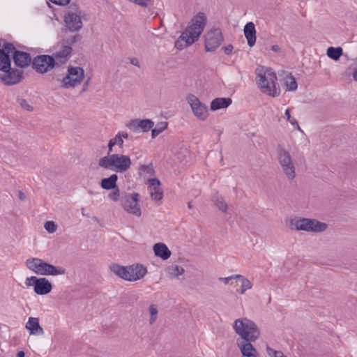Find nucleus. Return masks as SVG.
I'll use <instances>...</instances> for the list:
<instances>
[{
  "label": "nucleus",
  "instance_id": "nucleus-13",
  "mask_svg": "<svg viewBox=\"0 0 357 357\" xmlns=\"http://www.w3.org/2000/svg\"><path fill=\"white\" fill-rule=\"evenodd\" d=\"M23 70L12 68H9L6 74L0 76V79L7 86H12L17 84L22 81L23 79Z\"/></svg>",
  "mask_w": 357,
  "mask_h": 357
},
{
  "label": "nucleus",
  "instance_id": "nucleus-56",
  "mask_svg": "<svg viewBox=\"0 0 357 357\" xmlns=\"http://www.w3.org/2000/svg\"><path fill=\"white\" fill-rule=\"evenodd\" d=\"M119 134L121 136V138L128 139V134L127 132H119Z\"/></svg>",
  "mask_w": 357,
  "mask_h": 357
},
{
  "label": "nucleus",
  "instance_id": "nucleus-53",
  "mask_svg": "<svg viewBox=\"0 0 357 357\" xmlns=\"http://www.w3.org/2000/svg\"><path fill=\"white\" fill-rule=\"evenodd\" d=\"M271 50L275 52H281V48L278 45H273L271 46Z\"/></svg>",
  "mask_w": 357,
  "mask_h": 357
},
{
  "label": "nucleus",
  "instance_id": "nucleus-47",
  "mask_svg": "<svg viewBox=\"0 0 357 357\" xmlns=\"http://www.w3.org/2000/svg\"><path fill=\"white\" fill-rule=\"evenodd\" d=\"M52 3L59 6H66L70 0H50Z\"/></svg>",
  "mask_w": 357,
  "mask_h": 357
},
{
  "label": "nucleus",
  "instance_id": "nucleus-1",
  "mask_svg": "<svg viewBox=\"0 0 357 357\" xmlns=\"http://www.w3.org/2000/svg\"><path fill=\"white\" fill-rule=\"evenodd\" d=\"M207 17L204 13H199L191 20L190 24L175 42L178 50L192 45L197 41L206 24Z\"/></svg>",
  "mask_w": 357,
  "mask_h": 357
},
{
  "label": "nucleus",
  "instance_id": "nucleus-25",
  "mask_svg": "<svg viewBox=\"0 0 357 357\" xmlns=\"http://www.w3.org/2000/svg\"><path fill=\"white\" fill-rule=\"evenodd\" d=\"M232 102L230 98H216L211 102V109L216 111L220 109L227 108Z\"/></svg>",
  "mask_w": 357,
  "mask_h": 357
},
{
  "label": "nucleus",
  "instance_id": "nucleus-61",
  "mask_svg": "<svg viewBox=\"0 0 357 357\" xmlns=\"http://www.w3.org/2000/svg\"><path fill=\"white\" fill-rule=\"evenodd\" d=\"M188 208H191L192 207V203H191L190 202H188Z\"/></svg>",
  "mask_w": 357,
  "mask_h": 357
},
{
  "label": "nucleus",
  "instance_id": "nucleus-5",
  "mask_svg": "<svg viewBox=\"0 0 357 357\" xmlns=\"http://www.w3.org/2000/svg\"><path fill=\"white\" fill-rule=\"evenodd\" d=\"M25 264L28 269L38 275L56 276L66 274L65 268L54 266L40 258H29Z\"/></svg>",
  "mask_w": 357,
  "mask_h": 357
},
{
  "label": "nucleus",
  "instance_id": "nucleus-27",
  "mask_svg": "<svg viewBox=\"0 0 357 357\" xmlns=\"http://www.w3.org/2000/svg\"><path fill=\"white\" fill-rule=\"evenodd\" d=\"M11 65L10 56L5 52V50L0 52V70L6 73L9 70Z\"/></svg>",
  "mask_w": 357,
  "mask_h": 357
},
{
  "label": "nucleus",
  "instance_id": "nucleus-60",
  "mask_svg": "<svg viewBox=\"0 0 357 357\" xmlns=\"http://www.w3.org/2000/svg\"><path fill=\"white\" fill-rule=\"evenodd\" d=\"M81 211H82V214L83 215L88 216L86 214H85V211H84V208H82Z\"/></svg>",
  "mask_w": 357,
  "mask_h": 357
},
{
  "label": "nucleus",
  "instance_id": "nucleus-24",
  "mask_svg": "<svg viewBox=\"0 0 357 357\" xmlns=\"http://www.w3.org/2000/svg\"><path fill=\"white\" fill-rule=\"evenodd\" d=\"M153 252L155 256L166 260L171 256V251L163 243H158L153 245Z\"/></svg>",
  "mask_w": 357,
  "mask_h": 357
},
{
  "label": "nucleus",
  "instance_id": "nucleus-4",
  "mask_svg": "<svg viewBox=\"0 0 357 357\" xmlns=\"http://www.w3.org/2000/svg\"><path fill=\"white\" fill-rule=\"evenodd\" d=\"M132 162L128 155L113 153L101 158L98 161V165L106 169L112 170L116 173H124L131 166Z\"/></svg>",
  "mask_w": 357,
  "mask_h": 357
},
{
  "label": "nucleus",
  "instance_id": "nucleus-26",
  "mask_svg": "<svg viewBox=\"0 0 357 357\" xmlns=\"http://www.w3.org/2000/svg\"><path fill=\"white\" fill-rule=\"evenodd\" d=\"M117 180V174H113L107 178H102L100 181V186L104 190H112L118 187L116 185Z\"/></svg>",
  "mask_w": 357,
  "mask_h": 357
},
{
  "label": "nucleus",
  "instance_id": "nucleus-18",
  "mask_svg": "<svg viewBox=\"0 0 357 357\" xmlns=\"http://www.w3.org/2000/svg\"><path fill=\"white\" fill-rule=\"evenodd\" d=\"M25 328L31 335H43L45 333L39 324V319L36 317H29Z\"/></svg>",
  "mask_w": 357,
  "mask_h": 357
},
{
  "label": "nucleus",
  "instance_id": "nucleus-32",
  "mask_svg": "<svg viewBox=\"0 0 357 357\" xmlns=\"http://www.w3.org/2000/svg\"><path fill=\"white\" fill-rule=\"evenodd\" d=\"M284 84L288 91H295L297 89V82L296 79L291 75V73L287 75L284 78Z\"/></svg>",
  "mask_w": 357,
  "mask_h": 357
},
{
  "label": "nucleus",
  "instance_id": "nucleus-52",
  "mask_svg": "<svg viewBox=\"0 0 357 357\" xmlns=\"http://www.w3.org/2000/svg\"><path fill=\"white\" fill-rule=\"evenodd\" d=\"M231 280H232V277L231 276L227 278H219V280L223 282L225 284H227Z\"/></svg>",
  "mask_w": 357,
  "mask_h": 357
},
{
  "label": "nucleus",
  "instance_id": "nucleus-54",
  "mask_svg": "<svg viewBox=\"0 0 357 357\" xmlns=\"http://www.w3.org/2000/svg\"><path fill=\"white\" fill-rule=\"evenodd\" d=\"M18 197H19V199L22 201H24L26 199L25 194L21 190H20L18 192Z\"/></svg>",
  "mask_w": 357,
  "mask_h": 357
},
{
  "label": "nucleus",
  "instance_id": "nucleus-55",
  "mask_svg": "<svg viewBox=\"0 0 357 357\" xmlns=\"http://www.w3.org/2000/svg\"><path fill=\"white\" fill-rule=\"evenodd\" d=\"M352 76L354 79L357 82V67L354 68Z\"/></svg>",
  "mask_w": 357,
  "mask_h": 357
},
{
  "label": "nucleus",
  "instance_id": "nucleus-17",
  "mask_svg": "<svg viewBox=\"0 0 357 357\" xmlns=\"http://www.w3.org/2000/svg\"><path fill=\"white\" fill-rule=\"evenodd\" d=\"M147 183L149 185L151 198L156 201L161 200L163 197V191L160 188L161 183L159 179L156 178H149Z\"/></svg>",
  "mask_w": 357,
  "mask_h": 357
},
{
  "label": "nucleus",
  "instance_id": "nucleus-34",
  "mask_svg": "<svg viewBox=\"0 0 357 357\" xmlns=\"http://www.w3.org/2000/svg\"><path fill=\"white\" fill-rule=\"evenodd\" d=\"M215 204L221 211H227V204L222 197H217L215 200Z\"/></svg>",
  "mask_w": 357,
  "mask_h": 357
},
{
  "label": "nucleus",
  "instance_id": "nucleus-21",
  "mask_svg": "<svg viewBox=\"0 0 357 357\" xmlns=\"http://www.w3.org/2000/svg\"><path fill=\"white\" fill-rule=\"evenodd\" d=\"M311 219L301 218L297 219H292L290 221V226L291 229L296 231L302 230L310 232V223Z\"/></svg>",
  "mask_w": 357,
  "mask_h": 357
},
{
  "label": "nucleus",
  "instance_id": "nucleus-12",
  "mask_svg": "<svg viewBox=\"0 0 357 357\" xmlns=\"http://www.w3.org/2000/svg\"><path fill=\"white\" fill-rule=\"evenodd\" d=\"M187 100L194 114L200 120H205L208 116L207 107L201 102L195 95L190 94Z\"/></svg>",
  "mask_w": 357,
  "mask_h": 357
},
{
  "label": "nucleus",
  "instance_id": "nucleus-40",
  "mask_svg": "<svg viewBox=\"0 0 357 357\" xmlns=\"http://www.w3.org/2000/svg\"><path fill=\"white\" fill-rule=\"evenodd\" d=\"M45 229L47 232L52 234L56 231L57 226L54 221H47L45 223Z\"/></svg>",
  "mask_w": 357,
  "mask_h": 357
},
{
  "label": "nucleus",
  "instance_id": "nucleus-58",
  "mask_svg": "<svg viewBox=\"0 0 357 357\" xmlns=\"http://www.w3.org/2000/svg\"><path fill=\"white\" fill-rule=\"evenodd\" d=\"M156 319H157V317L151 316L150 319H149V324L151 325H152L155 321Z\"/></svg>",
  "mask_w": 357,
  "mask_h": 357
},
{
  "label": "nucleus",
  "instance_id": "nucleus-38",
  "mask_svg": "<svg viewBox=\"0 0 357 357\" xmlns=\"http://www.w3.org/2000/svg\"><path fill=\"white\" fill-rule=\"evenodd\" d=\"M108 197L114 202L119 201L120 198V190L119 187L112 189V191L109 193Z\"/></svg>",
  "mask_w": 357,
  "mask_h": 357
},
{
  "label": "nucleus",
  "instance_id": "nucleus-16",
  "mask_svg": "<svg viewBox=\"0 0 357 357\" xmlns=\"http://www.w3.org/2000/svg\"><path fill=\"white\" fill-rule=\"evenodd\" d=\"M13 58L15 64L20 68H26L31 63L32 64L33 60H31L30 54L25 52L15 50L13 52Z\"/></svg>",
  "mask_w": 357,
  "mask_h": 357
},
{
  "label": "nucleus",
  "instance_id": "nucleus-45",
  "mask_svg": "<svg viewBox=\"0 0 357 357\" xmlns=\"http://www.w3.org/2000/svg\"><path fill=\"white\" fill-rule=\"evenodd\" d=\"M121 278L128 281H130V275L129 273L128 267H123V271L122 272Z\"/></svg>",
  "mask_w": 357,
  "mask_h": 357
},
{
  "label": "nucleus",
  "instance_id": "nucleus-41",
  "mask_svg": "<svg viewBox=\"0 0 357 357\" xmlns=\"http://www.w3.org/2000/svg\"><path fill=\"white\" fill-rule=\"evenodd\" d=\"M67 13H73V14L81 15L82 10L76 3H72L70 4L69 10Z\"/></svg>",
  "mask_w": 357,
  "mask_h": 357
},
{
  "label": "nucleus",
  "instance_id": "nucleus-2",
  "mask_svg": "<svg viewBox=\"0 0 357 357\" xmlns=\"http://www.w3.org/2000/svg\"><path fill=\"white\" fill-rule=\"evenodd\" d=\"M257 83L261 91L272 97H277L280 89L277 83L276 74L271 69L259 66L256 69Z\"/></svg>",
  "mask_w": 357,
  "mask_h": 357
},
{
  "label": "nucleus",
  "instance_id": "nucleus-49",
  "mask_svg": "<svg viewBox=\"0 0 357 357\" xmlns=\"http://www.w3.org/2000/svg\"><path fill=\"white\" fill-rule=\"evenodd\" d=\"M115 146V144L113 143L112 139H110L108 142V153L107 155H112V152L113 151V147Z\"/></svg>",
  "mask_w": 357,
  "mask_h": 357
},
{
  "label": "nucleus",
  "instance_id": "nucleus-11",
  "mask_svg": "<svg viewBox=\"0 0 357 357\" xmlns=\"http://www.w3.org/2000/svg\"><path fill=\"white\" fill-rule=\"evenodd\" d=\"M223 41L222 31L219 28L212 29L205 35V50L213 52L217 49Z\"/></svg>",
  "mask_w": 357,
  "mask_h": 357
},
{
  "label": "nucleus",
  "instance_id": "nucleus-9",
  "mask_svg": "<svg viewBox=\"0 0 357 357\" xmlns=\"http://www.w3.org/2000/svg\"><path fill=\"white\" fill-rule=\"evenodd\" d=\"M56 66L53 56L47 54L38 55L32 61V68L39 73H45Z\"/></svg>",
  "mask_w": 357,
  "mask_h": 357
},
{
  "label": "nucleus",
  "instance_id": "nucleus-14",
  "mask_svg": "<svg viewBox=\"0 0 357 357\" xmlns=\"http://www.w3.org/2000/svg\"><path fill=\"white\" fill-rule=\"evenodd\" d=\"M63 18L66 27L70 31H77L82 28L83 24L81 15L73 13H66Z\"/></svg>",
  "mask_w": 357,
  "mask_h": 357
},
{
  "label": "nucleus",
  "instance_id": "nucleus-29",
  "mask_svg": "<svg viewBox=\"0 0 357 357\" xmlns=\"http://www.w3.org/2000/svg\"><path fill=\"white\" fill-rule=\"evenodd\" d=\"M138 174L140 176L146 175L152 176H155V171L152 163H149V165H140L138 167Z\"/></svg>",
  "mask_w": 357,
  "mask_h": 357
},
{
  "label": "nucleus",
  "instance_id": "nucleus-44",
  "mask_svg": "<svg viewBox=\"0 0 357 357\" xmlns=\"http://www.w3.org/2000/svg\"><path fill=\"white\" fill-rule=\"evenodd\" d=\"M113 143L115 145L119 146V147L122 148L123 145V140L121 138V136L118 133L114 138L111 139Z\"/></svg>",
  "mask_w": 357,
  "mask_h": 357
},
{
  "label": "nucleus",
  "instance_id": "nucleus-28",
  "mask_svg": "<svg viewBox=\"0 0 357 357\" xmlns=\"http://www.w3.org/2000/svg\"><path fill=\"white\" fill-rule=\"evenodd\" d=\"M310 225V232H322L328 227V225L326 223L320 222L316 219H311Z\"/></svg>",
  "mask_w": 357,
  "mask_h": 357
},
{
  "label": "nucleus",
  "instance_id": "nucleus-43",
  "mask_svg": "<svg viewBox=\"0 0 357 357\" xmlns=\"http://www.w3.org/2000/svg\"><path fill=\"white\" fill-rule=\"evenodd\" d=\"M17 101L22 108L28 111H31L33 109V107L27 102L26 100L21 98L18 99Z\"/></svg>",
  "mask_w": 357,
  "mask_h": 357
},
{
  "label": "nucleus",
  "instance_id": "nucleus-62",
  "mask_svg": "<svg viewBox=\"0 0 357 357\" xmlns=\"http://www.w3.org/2000/svg\"><path fill=\"white\" fill-rule=\"evenodd\" d=\"M89 78H88V79L86 80V83H85V86L88 85L89 82Z\"/></svg>",
  "mask_w": 357,
  "mask_h": 357
},
{
  "label": "nucleus",
  "instance_id": "nucleus-46",
  "mask_svg": "<svg viewBox=\"0 0 357 357\" xmlns=\"http://www.w3.org/2000/svg\"><path fill=\"white\" fill-rule=\"evenodd\" d=\"M149 310L151 316L157 317L158 311V308L155 305H154V304L150 305Z\"/></svg>",
  "mask_w": 357,
  "mask_h": 357
},
{
  "label": "nucleus",
  "instance_id": "nucleus-8",
  "mask_svg": "<svg viewBox=\"0 0 357 357\" xmlns=\"http://www.w3.org/2000/svg\"><path fill=\"white\" fill-rule=\"evenodd\" d=\"M84 77V70L81 67L70 66L68 73L62 80V86L64 88L75 87L80 84Z\"/></svg>",
  "mask_w": 357,
  "mask_h": 357
},
{
  "label": "nucleus",
  "instance_id": "nucleus-59",
  "mask_svg": "<svg viewBox=\"0 0 357 357\" xmlns=\"http://www.w3.org/2000/svg\"><path fill=\"white\" fill-rule=\"evenodd\" d=\"M25 353L23 351H20L17 354V357H24Z\"/></svg>",
  "mask_w": 357,
  "mask_h": 357
},
{
  "label": "nucleus",
  "instance_id": "nucleus-42",
  "mask_svg": "<svg viewBox=\"0 0 357 357\" xmlns=\"http://www.w3.org/2000/svg\"><path fill=\"white\" fill-rule=\"evenodd\" d=\"M3 50H5V52L7 53L8 55L10 52H15V47L12 43H6L3 46Z\"/></svg>",
  "mask_w": 357,
  "mask_h": 357
},
{
  "label": "nucleus",
  "instance_id": "nucleus-15",
  "mask_svg": "<svg viewBox=\"0 0 357 357\" xmlns=\"http://www.w3.org/2000/svg\"><path fill=\"white\" fill-rule=\"evenodd\" d=\"M153 126L154 123L151 119H133L131 120L126 126L133 132H147L151 130Z\"/></svg>",
  "mask_w": 357,
  "mask_h": 357
},
{
  "label": "nucleus",
  "instance_id": "nucleus-35",
  "mask_svg": "<svg viewBox=\"0 0 357 357\" xmlns=\"http://www.w3.org/2000/svg\"><path fill=\"white\" fill-rule=\"evenodd\" d=\"M284 117L287 119V121L290 122V123L292 126H295L298 130H301V128L298 125V121H296V119L291 117L289 109H286L284 113Z\"/></svg>",
  "mask_w": 357,
  "mask_h": 357
},
{
  "label": "nucleus",
  "instance_id": "nucleus-51",
  "mask_svg": "<svg viewBox=\"0 0 357 357\" xmlns=\"http://www.w3.org/2000/svg\"><path fill=\"white\" fill-rule=\"evenodd\" d=\"M130 63L133 66L140 67L139 62L137 58L133 57L130 59Z\"/></svg>",
  "mask_w": 357,
  "mask_h": 357
},
{
  "label": "nucleus",
  "instance_id": "nucleus-57",
  "mask_svg": "<svg viewBox=\"0 0 357 357\" xmlns=\"http://www.w3.org/2000/svg\"><path fill=\"white\" fill-rule=\"evenodd\" d=\"M231 277H232V280L233 279H241V280H242V278H244L241 275H231Z\"/></svg>",
  "mask_w": 357,
  "mask_h": 357
},
{
  "label": "nucleus",
  "instance_id": "nucleus-10",
  "mask_svg": "<svg viewBox=\"0 0 357 357\" xmlns=\"http://www.w3.org/2000/svg\"><path fill=\"white\" fill-rule=\"evenodd\" d=\"M139 195L137 192L126 194L121 199V206L124 210L137 217L141 215V209L138 205Z\"/></svg>",
  "mask_w": 357,
  "mask_h": 357
},
{
  "label": "nucleus",
  "instance_id": "nucleus-31",
  "mask_svg": "<svg viewBox=\"0 0 357 357\" xmlns=\"http://www.w3.org/2000/svg\"><path fill=\"white\" fill-rule=\"evenodd\" d=\"M342 54L343 50L342 48L340 47H330L327 49V56L335 61H337L340 59V57L342 55Z\"/></svg>",
  "mask_w": 357,
  "mask_h": 357
},
{
  "label": "nucleus",
  "instance_id": "nucleus-39",
  "mask_svg": "<svg viewBox=\"0 0 357 357\" xmlns=\"http://www.w3.org/2000/svg\"><path fill=\"white\" fill-rule=\"evenodd\" d=\"M266 351L271 357H287L282 351L274 350L268 346L266 347Z\"/></svg>",
  "mask_w": 357,
  "mask_h": 357
},
{
  "label": "nucleus",
  "instance_id": "nucleus-37",
  "mask_svg": "<svg viewBox=\"0 0 357 357\" xmlns=\"http://www.w3.org/2000/svg\"><path fill=\"white\" fill-rule=\"evenodd\" d=\"M123 267L122 266H120L117 264H113L110 266V270L112 271L115 275L119 276L121 278L122 272L123 271Z\"/></svg>",
  "mask_w": 357,
  "mask_h": 357
},
{
  "label": "nucleus",
  "instance_id": "nucleus-19",
  "mask_svg": "<svg viewBox=\"0 0 357 357\" xmlns=\"http://www.w3.org/2000/svg\"><path fill=\"white\" fill-rule=\"evenodd\" d=\"M251 342L243 341L237 343L243 357H258V352Z\"/></svg>",
  "mask_w": 357,
  "mask_h": 357
},
{
  "label": "nucleus",
  "instance_id": "nucleus-7",
  "mask_svg": "<svg viewBox=\"0 0 357 357\" xmlns=\"http://www.w3.org/2000/svg\"><path fill=\"white\" fill-rule=\"evenodd\" d=\"M25 284L27 287H33L34 292L38 295H46L52 289V283L46 278L31 276L26 278Z\"/></svg>",
  "mask_w": 357,
  "mask_h": 357
},
{
  "label": "nucleus",
  "instance_id": "nucleus-3",
  "mask_svg": "<svg viewBox=\"0 0 357 357\" xmlns=\"http://www.w3.org/2000/svg\"><path fill=\"white\" fill-rule=\"evenodd\" d=\"M232 327L235 333L245 342H255L261 335L257 325L253 321L245 317L236 319Z\"/></svg>",
  "mask_w": 357,
  "mask_h": 357
},
{
  "label": "nucleus",
  "instance_id": "nucleus-36",
  "mask_svg": "<svg viewBox=\"0 0 357 357\" xmlns=\"http://www.w3.org/2000/svg\"><path fill=\"white\" fill-rule=\"evenodd\" d=\"M252 288L251 282L245 278H242L241 294H243L246 290Z\"/></svg>",
  "mask_w": 357,
  "mask_h": 357
},
{
  "label": "nucleus",
  "instance_id": "nucleus-6",
  "mask_svg": "<svg viewBox=\"0 0 357 357\" xmlns=\"http://www.w3.org/2000/svg\"><path fill=\"white\" fill-rule=\"evenodd\" d=\"M277 153L282 172L289 180H293L296 176V168L289 152L278 146Z\"/></svg>",
  "mask_w": 357,
  "mask_h": 357
},
{
  "label": "nucleus",
  "instance_id": "nucleus-50",
  "mask_svg": "<svg viewBox=\"0 0 357 357\" xmlns=\"http://www.w3.org/2000/svg\"><path fill=\"white\" fill-rule=\"evenodd\" d=\"M80 38H81L80 35H79V34L75 35L73 37H71V38L70 39V43L73 44V43H76L77 41H78Z\"/></svg>",
  "mask_w": 357,
  "mask_h": 357
},
{
  "label": "nucleus",
  "instance_id": "nucleus-23",
  "mask_svg": "<svg viewBox=\"0 0 357 357\" xmlns=\"http://www.w3.org/2000/svg\"><path fill=\"white\" fill-rule=\"evenodd\" d=\"M71 52L72 47L70 46H63L59 51L54 54L53 57L55 59L56 65L58 63H64L67 61L68 57L70 55Z\"/></svg>",
  "mask_w": 357,
  "mask_h": 357
},
{
  "label": "nucleus",
  "instance_id": "nucleus-22",
  "mask_svg": "<svg viewBox=\"0 0 357 357\" xmlns=\"http://www.w3.org/2000/svg\"><path fill=\"white\" fill-rule=\"evenodd\" d=\"M130 281H137L142 278L147 273L146 268L142 265H132L128 266Z\"/></svg>",
  "mask_w": 357,
  "mask_h": 357
},
{
  "label": "nucleus",
  "instance_id": "nucleus-48",
  "mask_svg": "<svg viewBox=\"0 0 357 357\" xmlns=\"http://www.w3.org/2000/svg\"><path fill=\"white\" fill-rule=\"evenodd\" d=\"M233 45H228L223 47L224 52L227 55H229L231 54L233 50Z\"/></svg>",
  "mask_w": 357,
  "mask_h": 357
},
{
  "label": "nucleus",
  "instance_id": "nucleus-30",
  "mask_svg": "<svg viewBox=\"0 0 357 357\" xmlns=\"http://www.w3.org/2000/svg\"><path fill=\"white\" fill-rule=\"evenodd\" d=\"M166 272L170 278H174L183 274L185 270L178 265H171L167 267Z\"/></svg>",
  "mask_w": 357,
  "mask_h": 357
},
{
  "label": "nucleus",
  "instance_id": "nucleus-20",
  "mask_svg": "<svg viewBox=\"0 0 357 357\" xmlns=\"http://www.w3.org/2000/svg\"><path fill=\"white\" fill-rule=\"evenodd\" d=\"M243 32L248 45L253 47L256 43V29L255 24L252 22H248L244 26Z\"/></svg>",
  "mask_w": 357,
  "mask_h": 357
},
{
  "label": "nucleus",
  "instance_id": "nucleus-33",
  "mask_svg": "<svg viewBox=\"0 0 357 357\" xmlns=\"http://www.w3.org/2000/svg\"><path fill=\"white\" fill-rule=\"evenodd\" d=\"M167 122L161 121L156 124L154 128H151L152 138H155L159 134L164 131L167 128Z\"/></svg>",
  "mask_w": 357,
  "mask_h": 357
}]
</instances>
